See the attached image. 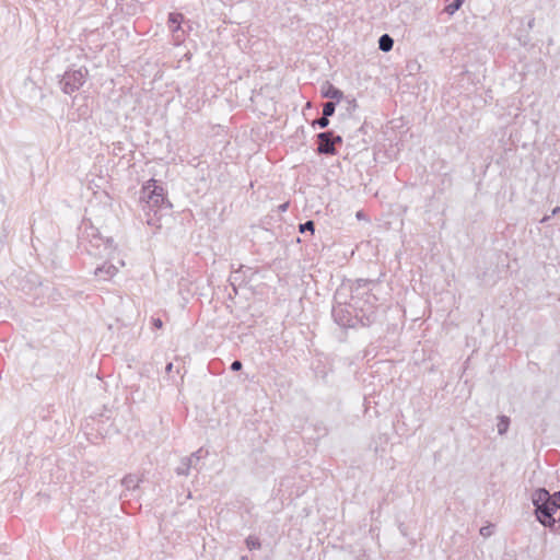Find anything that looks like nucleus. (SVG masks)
I'll return each mask as SVG.
<instances>
[{"label":"nucleus","mask_w":560,"mask_h":560,"mask_svg":"<svg viewBox=\"0 0 560 560\" xmlns=\"http://www.w3.org/2000/svg\"><path fill=\"white\" fill-rule=\"evenodd\" d=\"M536 520L552 533H560V490L550 493L538 488L530 495Z\"/></svg>","instance_id":"nucleus-1"},{"label":"nucleus","mask_w":560,"mask_h":560,"mask_svg":"<svg viewBox=\"0 0 560 560\" xmlns=\"http://www.w3.org/2000/svg\"><path fill=\"white\" fill-rule=\"evenodd\" d=\"M377 298L364 300L363 305L359 308H352L350 305L332 306L331 315L337 325L342 328H353L358 325L369 327L376 322L377 318Z\"/></svg>","instance_id":"nucleus-2"},{"label":"nucleus","mask_w":560,"mask_h":560,"mask_svg":"<svg viewBox=\"0 0 560 560\" xmlns=\"http://www.w3.org/2000/svg\"><path fill=\"white\" fill-rule=\"evenodd\" d=\"M377 283V280L372 279H357L354 282L342 283L334 294L332 306L350 305L352 308L361 307L364 300L376 298L372 291Z\"/></svg>","instance_id":"nucleus-3"},{"label":"nucleus","mask_w":560,"mask_h":560,"mask_svg":"<svg viewBox=\"0 0 560 560\" xmlns=\"http://www.w3.org/2000/svg\"><path fill=\"white\" fill-rule=\"evenodd\" d=\"M140 199L145 201V207L149 208L150 211H154V214H156L160 209L172 207L166 198L164 188L156 185V180L153 178L149 179L145 185H143Z\"/></svg>","instance_id":"nucleus-4"},{"label":"nucleus","mask_w":560,"mask_h":560,"mask_svg":"<svg viewBox=\"0 0 560 560\" xmlns=\"http://www.w3.org/2000/svg\"><path fill=\"white\" fill-rule=\"evenodd\" d=\"M88 77L89 70L84 66L78 69L69 68L65 71L61 79L59 80L60 89L65 94L71 95L72 93L79 91L81 86H83Z\"/></svg>","instance_id":"nucleus-5"},{"label":"nucleus","mask_w":560,"mask_h":560,"mask_svg":"<svg viewBox=\"0 0 560 560\" xmlns=\"http://www.w3.org/2000/svg\"><path fill=\"white\" fill-rule=\"evenodd\" d=\"M318 154L335 155L337 154L336 145H341L343 140L339 135H335L332 130H326L316 135Z\"/></svg>","instance_id":"nucleus-6"},{"label":"nucleus","mask_w":560,"mask_h":560,"mask_svg":"<svg viewBox=\"0 0 560 560\" xmlns=\"http://www.w3.org/2000/svg\"><path fill=\"white\" fill-rule=\"evenodd\" d=\"M208 455V451L200 447L196 452L191 453L189 456L183 457L180 460V465L176 468V474L178 476H188L189 470L191 468L198 469V464L200 459L205 458Z\"/></svg>","instance_id":"nucleus-7"},{"label":"nucleus","mask_w":560,"mask_h":560,"mask_svg":"<svg viewBox=\"0 0 560 560\" xmlns=\"http://www.w3.org/2000/svg\"><path fill=\"white\" fill-rule=\"evenodd\" d=\"M185 18L182 13L172 12L168 14V28L172 32L174 45H180L185 40V31L182 27V23Z\"/></svg>","instance_id":"nucleus-8"},{"label":"nucleus","mask_w":560,"mask_h":560,"mask_svg":"<svg viewBox=\"0 0 560 560\" xmlns=\"http://www.w3.org/2000/svg\"><path fill=\"white\" fill-rule=\"evenodd\" d=\"M255 272L256 271H254L252 267L244 265H240L237 269L233 270L229 278V281L233 287L234 291L236 292V284L242 285L252 281V278L255 275Z\"/></svg>","instance_id":"nucleus-9"},{"label":"nucleus","mask_w":560,"mask_h":560,"mask_svg":"<svg viewBox=\"0 0 560 560\" xmlns=\"http://www.w3.org/2000/svg\"><path fill=\"white\" fill-rule=\"evenodd\" d=\"M305 431L308 434V439L314 441L325 438L329 432L328 427L322 420L312 422L307 428H305Z\"/></svg>","instance_id":"nucleus-10"},{"label":"nucleus","mask_w":560,"mask_h":560,"mask_svg":"<svg viewBox=\"0 0 560 560\" xmlns=\"http://www.w3.org/2000/svg\"><path fill=\"white\" fill-rule=\"evenodd\" d=\"M320 94L325 98H330L334 102H340L345 98L343 92L339 89H337L334 84H331L329 81H326L320 89Z\"/></svg>","instance_id":"nucleus-11"},{"label":"nucleus","mask_w":560,"mask_h":560,"mask_svg":"<svg viewBox=\"0 0 560 560\" xmlns=\"http://www.w3.org/2000/svg\"><path fill=\"white\" fill-rule=\"evenodd\" d=\"M118 269L113 264L104 262L102 266L97 267L94 271L95 276L102 280H109L116 273Z\"/></svg>","instance_id":"nucleus-12"},{"label":"nucleus","mask_w":560,"mask_h":560,"mask_svg":"<svg viewBox=\"0 0 560 560\" xmlns=\"http://www.w3.org/2000/svg\"><path fill=\"white\" fill-rule=\"evenodd\" d=\"M141 479L137 475L129 474L121 480V485L127 490H136L139 487Z\"/></svg>","instance_id":"nucleus-13"},{"label":"nucleus","mask_w":560,"mask_h":560,"mask_svg":"<svg viewBox=\"0 0 560 560\" xmlns=\"http://www.w3.org/2000/svg\"><path fill=\"white\" fill-rule=\"evenodd\" d=\"M394 46V39L388 34H383L378 38V49L388 52L393 49Z\"/></svg>","instance_id":"nucleus-14"},{"label":"nucleus","mask_w":560,"mask_h":560,"mask_svg":"<svg viewBox=\"0 0 560 560\" xmlns=\"http://www.w3.org/2000/svg\"><path fill=\"white\" fill-rule=\"evenodd\" d=\"M510 418L508 416H499L498 417V424H497V428H498V433L500 435H503L508 432L509 430V427H510Z\"/></svg>","instance_id":"nucleus-15"},{"label":"nucleus","mask_w":560,"mask_h":560,"mask_svg":"<svg viewBox=\"0 0 560 560\" xmlns=\"http://www.w3.org/2000/svg\"><path fill=\"white\" fill-rule=\"evenodd\" d=\"M338 102L328 101L323 105V115L331 117L335 114Z\"/></svg>","instance_id":"nucleus-16"},{"label":"nucleus","mask_w":560,"mask_h":560,"mask_svg":"<svg viewBox=\"0 0 560 560\" xmlns=\"http://www.w3.org/2000/svg\"><path fill=\"white\" fill-rule=\"evenodd\" d=\"M245 544L249 550H258L261 547L260 540L255 536H248L245 539Z\"/></svg>","instance_id":"nucleus-17"},{"label":"nucleus","mask_w":560,"mask_h":560,"mask_svg":"<svg viewBox=\"0 0 560 560\" xmlns=\"http://www.w3.org/2000/svg\"><path fill=\"white\" fill-rule=\"evenodd\" d=\"M465 0H453L450 4H447L444 9L450 15H453L457 10L460 9Z\"/></svg>","instance_id":"nucleus-18"},{"label":"nucleus","mask_w":560,"mask_h":560,"mask_svg":"<svg viewBox=\"0 0 560 560\" xmlns=\"http://www.w3.org/2000/svg\"><path fill=\"white\" fill-rule=\"evenodd\" d=\"M300 233L311 232V234H314L315 232V223L312 220H307L304 223H301L299 225Z\"/></svg>","instance_id":"nucleus-19"},{"label":"nucleus","mask_w":560,"mask_h":560,"mask_svg":"<svg viewBox=\"0 0 560 560\" xmlns=\"http://www.w3.org/2000/svg\"><path fill=\"white\" fill-rule=\"evenodd\" d=\"M329 117H326L324 115H322V117L313 120L312 122V126L315 128V127H318L320 129H325L329 126Z\"/></svg>","instance_id":"nucleus-20"},{"label":"nucleus","mask_w":560,"mask_h":560,"mask_svg":"<svg viewBox=\"0 0 560 560\" xmlns=\"http://www.w3.org/2000/svg\"><path fill=\"white\" fill-rule=\"evenodd\" d=\"M9 234H10V224L7 222H3L1 232H0V243L1 244L7 242Z\"/></svg>","instance_id":"nucleus-21"},{"label":"nucleus","mask_w":560,"mask_h":560,"mask_svg":"<svg viewBox=\"0 0 560 560\" xmlns=\"http://www.w3.org/2000/svg\"><path fill=\"white\" fill-rule=\"evenodd\" d=\"M243 368V363L240 361V360H235L232 362L230 369L233 371V372H238L241 371Z\"/></svg>","instance_id":"nucleus-22"},{"label":"nucleus","mask_w":560,"mask_h":560,"mask_svg":"<svg viewBox=\"0 0 560 560\" xmlns=\"http://www.w3.org/2000/svg\"><path fill=\"white\" fill-rule=\"evenodd\" d=\"M492 534V530H491V527L490 526H483L480 528V535L483 536V537H488Z\"/></svg>","instance_id":"nucleus-23"},{"label":"nucleus","mask_w":560,"mask_h":560,"mask_svg":"<svg viewBox=\"0 0 560 560\" xmlns=\"http://www.w3.org/2000/svg\"><path fill=\"white\" fill-rule=\"evenodd\" d=\"M347 102H348L350 108H353V109L357 108L358 104H357L355 98H348L347 97Z\"/></svg>","instance_id":"nucleus-24"},{"label":"nucleus","mask_w":560,"mask_h":560,"mask_svg":"<svg viewBox=\"0 0 560 560\" xmlns=\"http://www.w3.org/2000/svg\"><path fill=\"white\" fill-rule=\"evenodd\" d=\"M152 323L155 328H161L163 326V322L161 318H153Z\"/></svg>","instance_id":"nucleus-25"},{"label":"nucleus","mask_w":560,"mask_h":560,"mask_svg":"<svg viewBox=\"0 0 560 560\" xmlns=\"http://www.w3.org/2000/svg\"><path fill=\"white\" fill-rule=\"evenodd\" d=\"M558 214H560V207L559 206L553 208L552 211H551V215L552 217L558 215Z\"/></svg>","instance_id":"nucleus-26"},{"label":"nucleus","mask_w":560,"mask_h":560,"mask_svg":"<svg viewBox=\"0 0 560 560\" xmlns=\"http://www.w3.org/2000/svg\"><path fill=\"white\" fill-rule=\"evenodd\" d=\"M172 370H173V363H172V362H170V363H167V364H166V366H165V372H166V373H171V372H172Z\"/></svg>","instance_id":"nucleus-27"},{"label":"nucleus","mask_w":560,"mask_h":560,"mask_svg":"<svg viewBox=\"0 0 560 560\" xmlns=\"http://www.w3.org/2000/svg\"><path fill=\"white\" fill-rule=\"evenodd\" d=\"M534 24H535V19H534V18H532V19L528 21L527 25H528V27H529V28H533V27H534Z\"/></svg>","instance_id":"nucleus-28"},{"label":"nucleus","mask_w":560,"mask_h":560,"mask_svg":"<svg viewBox=\"0 0 560 560\" xmlns=\"http://www.w3.org/2000/svg\"><path fill=\"white\" fill-rule=\"evenodd\" d=\"M549 218H550V215H546V217H544V218L541 219V223L547 222V221L549 220Z\"/></svg>","instance_id":"nucleus-29"},{"label":"nucleus","mask_w":560,"mask_h":560,"mask_svg":"<svg viewBox=\"0 0 560 560\" xmlns=\"http://www.w3.org/2000/svg\"><path fill=\"white\" fill-rule=\"evenodd\" d=\"M287 207H288V205H287V203H284V205H281V206H280V209L284 211V210L287 209Z\"/></svg>","instance_id":"nucleus-30"},{"label":"nucleus","mask_w":560,"mask_h":560,"mask_svg":"<svg viewBox=\"0 0 560 560\" xmlns=\"http://www.w3.org/2000/svg\"><path fill=\"white\" fill-rule=\"evenodd\" d=\"M357 217H358V218H362L361 212H358Z\"/></svg>","instance_id":"nucleus-31"},{"label":"nucleus","mask_w":560,"mask_h":560,"mask_svg":"<svg viewBox=\"0 0 560 560\" xmlns=\"http://www.w3.org/2000/svg\"><path fill=\"white\" fill-rule=\"evenodd\" d=\"M241 560H247V557H246V556H243V557L241 558Z\"/></svg>","instance_id":"nucleus-32"}]
</instances>
